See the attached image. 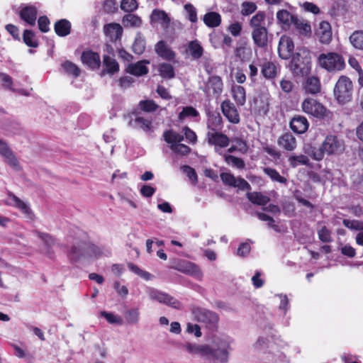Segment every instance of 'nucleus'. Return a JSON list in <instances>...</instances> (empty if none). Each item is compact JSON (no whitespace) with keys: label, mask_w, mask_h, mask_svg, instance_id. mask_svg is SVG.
Here are the masks:
<instances>
[{"label":"nucleus","mask_w":363,"mask_h":363,"mask_svg":"<svg viewBox=\"0 0 363 363\" xmlns=\"http://www.w3.org/2000/svg\"><path fill=\"white\" fill-rule=\"evenodd\" d=\"M0 155L5 158V161L16 170L20 169L18 162L13 152L9 149L8 145L0 139Z\"/></svg>","instance_id":"412c9836"},{"label":"nucleus","mask_w":363,"mask_h":363,"mask_svg":"<svg viewBox=\"0 0 363 363\" xmlns=\"http://www.w3.org/2000/svg\"><path fill=\"white\" fill-rule=\"evenodd\" d=\"M68 258L72 263L87 259L86 241L78 240L74 242L68 251Z\"/></svg>","instance_id":"1a4fd4ad"},{"label":"nucleus","mask_w":363,"mask_h":363,"mask_svg":"<svg viewBox=\"0 0 363 363\" xmlns=\"http://www.w3.org/2000/svg\"><path fill=\"white\" fill-rule=\"evenodd\" d=\"M101 315L104 317L109 323L118 325H122L123 323V320L121 316L112 313L101 311Z\"/></svg>","instance_id":"052dcab7"},{"label":"nucleus","mask_w":363,"mask_h":363,"mask_svg":"<svg viewBox=\"0 0 363 363\" xmlns=\"http://www.w3.org/2000/svg\"><path fill=\"white\" fill-rule=\"evenodd\" d=\"M83 64L89 67L90 69H94L99 67L100 56L98 53L87 50L83 52L82 57Z\"/></svg>","instance_id":"5701e85b"},{"label":"nucleus","mask_w":363,"mask_h":363,"mask_svg":"<svg viewBox=\"0 0 363 363\" xmlns=\"http://www.w3.org/2000/svg\"><path fill=\"white\" fill-rule=\"evenodd\" d=\"M163 136L164 140L169 144L170 146L181 143L184 140L182 135L172 130L165 131Z\"/></svg>","instance_id":"79ce46f5"},{"label":"nucleus","mask_w":363,"mask_h":363,"mask_svg":"<svg viewBox=\"0 0 363 363\" xmlns=\"http://www.w3.org/2000/svg\"><path fill=\"white\" fill-rule=\"evenodd\" d=\"M20 17L27 24L34 26L37 18V9L33 6H26L20 11Z\"/></svg>","instance_id":"cd10ccee"},{"label":"nucleus","mask_w":363,"mask_h":363,"mask_svg":"<svg viewBox=\"0 0 363 363\" xmlns=\"http://www.w3.org/2000/svg\"><path fill=\"white\" fill-rule=\"evenodd\" d=\"M279 147L287 151H293L296 147V138L290 133L281 135L277 141Z\"/></svg>","instance_id":"393cba45"},{"label":"nucleus","mask_w":363,"mask_h":363,"mask_svg":"<svg viewBox=\"0 0 363 363\" xmlns=\"http://www.w3.org/2000/svg\"><path fill=\"white\" fill-rule=\"evenodd\" d=\"M7 205L12 206L21 211L27 217L31 218L33 216V211L29 205L25 201L20 199L11 192L8 194V199L6 201Z\"/></svg>","instance_id":"2eb2a0df"},{"label":"nucleus","mask_w":363,"mask_h":363,"mask_svg":"<svg viewBox=\"0 0 363 363\" xmlns=\"http://www.w3.org/2000/svg\"><path fill=\"white\" fill-rule=\"evenodd\" d=\"M257 9L255 3L252 1H244L241 4V14L242 16H250Z\"/></svg>","instance_id":"4d7b16f0"},{"label":"nucleus","mask_w":363,"mask_h":363,"mask_svg":"<svg viewBox=\"0 0 363 363\" xmlns=\"http://www.w3.org/2000/svg\"><path fill=\"white\" fill-rule=\"evenodd\" d=\"M199 112L191 106H186L183 108L182 112L179 114V119L183 120L186 117H196Z\"/></svg>","instance_id":"0e129e2a"},{"label":"nucleus","mask_w":363,"mask_h":363,"mask_svg":"<svg viewBox=\"0 0 363 363\" xmlns=\"http://www.w3.org/2000/svg\"><path fill=\"white\" fill-rule=\"evenodd\" d=\"M351 44L357 49L363 50V30H356L350 37Z\"/></svg>","instance_id":"de8ad7c7"},{"label":"nucleus","mask_w":363,"mask_h":363,"mask_svg":"<svg viewBox=\"0 0 363 363\" xmlns=\"http://www.w3.org/2000/svg\"><path fill=\"white\" fill-rule=\"evenodd\" d=\"M206 140L208 143L214 146L215 151L220 154V150L221 148L226 147L230 144L229 138L224 133L220 131L216 132H207Z\"/></svg>","instance_id":"9b49d317"},{"label":"nucleus","mask_w":363,"mask_h":363,"mask_svg":"<svg viewBox=\"0 0 363 363\" xmlns=\"http://www.w3.org/2000/svg\"><path fill=\"white\" fill-rule=\"evenodd\" d=\"M155 51L160 57L167 60H171L175 57L174 52L162 40L157 43Z\"/></svg>","instance_id":"2f4dec72"},{"label":"nucleus","mask_w":363,"mask_h":363,"mask_svg":"<svg viewBox=\"0 0 363 363\" xmlns=\"http://www.w3.org/2000/svg\"><path fill=\"white\" fill-rule=\"evenodd\" d=\"M233 340L228 336L215 337L210 345L209 357L218 363H228Z\"/></svg>","instance_id":"f257e3e1"},{"label":"nucleus","mask_w":363,"mask_h":363,"mask_svg":"<svg viewBox=\"0 0 363 363\" xmlns=\"http://www.w3.org/2000/svg\"><path fill=\"white\" fill-rule=\"evenodd\" d=\"M146 64H149V61L143 60L135 64H130L127 67V72L138 77L146 74L148 72Z\"/></svg>","instance_id":"c756f323"},{"label":"nucleus","mask_w":363,"mask_h":363,"mask_svg":"<svg viewBox=\"0 0 363 363\" xmlns=\"http://www.w3.org/2000/svg\"><path fill=\"white\" fill-rule=\"evenodd\" d=\"M104 65L106 67V72L111 74H113L119 69V65L116 60L108 55L104 56Z\"/></svg>","instance_id":"a18cd8bd"},{"label":"nucleus","mask_w":363,"mask_h":363,"mask_svg":"<svg viewBox=\"0 0 363 363\" xmlns=\"http://www.w3.org/2000/svg\"><path fill=\"white\" fill-rule=\"evenodd\" d=\"M276 17L279 23L289 28L291 26L296 16L291 14L287 10L281 9L277 11Z\"/></svg>","instance_id":"72a5a7b5"},{"label":"nucleus","mask_w":363,"mask_h":363,"mask_svg":"<svg viewBox=\"0 0 363 363\" xmlns=\"http://www.w3.org/2000/svg\"><path fill=\"white\" fill-rule=\"evenodd\" d=\"M62 67L67 74H72L74 77H77L80 74V69L72 62L66 61L62 65Z\"/></svg>","instance_id":"603ef678"},{"label":"nucleus","mask_w":363,"mask_h":363,"mask_svg":"<svg viewBox=\"0 0 363 363\" xmlns=\"http://www.w3.org/2000/svg\"><path fill=\"white\" fill-rule=\"evenodd\" d=\"M124 316L127 323L137 324L140 320V311L138 308L127 310L124 313Z\"/></svg>","instance_id":"49530a36"},{"label":"nucleus","mask_w":363,"mask_h":363,"mask_svg":"<svg viewBox=\"0 0 363 363\" xmlns=\"http://www.w3.org/2000/svg\"><path fill=\"white\" fill-rule=\"evenodd\" d=\"M56 34L60 37L68 35L71 32V23L67 19H61L55 23Z\"/></svg>","instance_id":"f704fd0d"},{"label":"nucleus","mask_w":363,"mask_h":363,"mask_svg":"<svg viewBox=\"0 0 363 363\" xmlns=\"http://www.w3.org/2000/svg\"><path fill=\"white\" fill-rule=\"evenodd\" d=\"M182 347L190 354L199 355L201 357H209L211 350L208 345H198L188 342L184 344Z\"/></svg>","instance_id":"f3484780"},{"label":"nucleus","mask_w":363,"mask_h":363,"mask_svg":"<svg viewBox=\"0 0 363 363\" xmlns=\"http://www.w3.org/2000/svg\"><path fill=\"white\" fill-rule=\"evenodd\" d=\"M252 38L255 45L259 48H264L268 43V31L267 28L252 30Z\"/></svg>","instance_id":"4be33fe9"},{"label":"nucleus","mask_w":363,"mask_h":363,"mask_svg":"<svg viewBox=\"0 0 363 363\" xmlns=\"http://www.w3.org/2000/svg\"><path fill=\"white\" fill-rule=\"evenodd\" d=\"M220 179L225 184L230 186L238 187L241 190H247L250 188V185L244 179H237L229 172L220 174Z\"/></svg>","instance_id":"dca6fc26"},{"label":"nucleus","mask_w":363,"mask_h":363,"mask_svg":"<svg viewBox=\"0 0 363 363\" xmlns=\"http://www.w3.org/2000/svg\"><path fill=\"white\" fill-rule=\"evenodd\" d=\"M104 31L110 40L113 42L121 38L123 28L120 24L112 23L105 25Z\"/></svg>","instance_id":"a878e982"},{"label":"nucleus","mask_w":363,"mask_h":363,"mask_svg":"<svg viewBox=\"0 0 363 363\" xmlns=\"http://www.w3.org/2000/svg\"><path fill=\"white\" fill-rule=\"evenodd\" d=\"M23 38L24 43L30 48H36L38 45L35 34L32 30H25Z\"/></svg>","instance_id":"5fc2aeb1"},{"label":"nucleus","mask_w":363,"mask_h":363,"mask_svg":"<svg viewBox=\"0 0 363 363\" xmlns=\"http://www.w3.org/2000/svg\"><path fill=\"white\" fill-rule=\"evenodd\" d=\"M87 258H99L104 254L103 250L90 242H86Z\"/></svg>","instance_id":"6e6d98bb"},{"label":"nucleus","mask_w":363,"mask_h":363,"mask_svg":"<svg viewBox=\"0 0 363 363\" xmlns=\"http://www.w3.org/2000/svg\"><path fill=\"white\" fill-rule=\"evenodd\" d=\"M303 111L316 118H323L325 115L326 108L322 104L313 98H307L301 105Z\"/></svg>","instance_id":"6e6552de"},{"label":"nucleus","mask_w":363,"mask_h":363,"mask_svg":"<svg viewBox=\"0 0 363 363\" xmlns=\"http://www.w3.org/2000/svg\"><path fill=\"white\" fill-rule=\"evenodd\" d=\"M171 23V18L164 10L155 9L150 16V23L153 27L160 26L163 30L169 28Z\"/></svg>","instance_id":"9d476101"},{"label":"nucleus","mask_w":363,"mask_h":363,"mask_svg":"<svg viewBox=\"0 0 363 363\" xmlns=\"http://www.w3.org/2000/svg\"><path fill=\"white\" fill-rule=\"evenodd\" d=\"M247 197L252 203L259 206H264L270 201L269 197L259 192L247 193Z\"/></svg>","instance_id":"a19ab883"},{"label":"nucleus","mask_w":363,"mask_h":363,"mask_svg":"<svg viewBox=\"0 0 363 363\" xmlns=\"http://www.w3.org/2000/svg\"><path fill=\"white\" fill-rule=\"evenodd\" d=\"M203 22L210 28H215L220 26L221 23L220 15L214 11L208 12L203 16Z\"/></svg>","instance_id":"c9c22d12"},{"label":"nucleus","mask_w":363,"mask_h":363,"mask_svg":"<svg viewBox=\"0 0 363 363\" xmlns=\"http://www.w3.org/2000/svg\"><path fill=\"white\" fill-rule=\"evenodd\" d=\"M223 84L218 76H211L206 84L205 91L207 95H213L218 97L223 91Z\"/></svg>","instance_id":"a211bd4d"},{"label":"nucleus","mask_w":363,"mask_h":363,"mask_svg":"<svg viewBox=\"0 0 363 363\" xmlns=\"http://www.w3.org/2000/svg\"><path fill=\"white\" fill-rule=\"evenodd\" d=\"M294 45L291 38L283 35L280 38L278 52L281 59L288 60L294 53Z\"/></svg>","instance_id":"4468645a"},{"label":"nucleus","mask_w":363,"mask_h":363,"mask_svg":"<svg viewBox=\"0 0 363 363\" xmlns=\"http://www.w3.org/2000/svg\"><path fill=\"white\" fill-rule=\"evenodd\" d=\"M183 172L186 174L189 180L191 182L192 184H195L197 182V174L192 167L188 166V165H184L182 167Z\"/></svg>","instance_id":"774afa93"},{"label":"nucleus","mask_w":363,"mask_h":363,"mask_svg":"<svg viewBox=\"0 0 363 363\" xmlns=\"http://www.w3.org/2000/svg\"><path fill=\"white\" fill-rule=\"evenodd\" d=\"M145 49V41L144 38L138 34L133 44V51L137 55H141Z\"/></svg>","instance_id":"8fccbe9b"},{"label":"nucleus","mask_w":363,"mask_h":363,"mask_svg":"<svg viewBox=\"0 0 363 363\" xmlns=\"http://www.w3.org/2000/svg\"><path fill=\"white\" fill-rule=\"evenodd\" d=\"M318 62L321 68L331 73L340 72L345 67L342 57L335 52L321 53L318 57Z\"/></svg>","instance_id":"7ed1b4c3"},{"label":"nucleus","mask_w":363,"mask_h":363,"mask_svg":"<svg viewBox=\"0 0 363 363\" xmlns=\"http://www.w3.org/2000/svg\"><path fill=\"white\" fill-rule=\"evenodd\" d=\"M353 92V84L351 79L342 75L335 84L333 94L339 104H345L352 99Z\"/></svg>","instance_id":"f03ea898"},{"label":"nucleus","mask_w":363,"mask_h":363,"mask_svg":"<svg viewBox=\"0 0 363 363\" xmlns=\"http://www.w3.org/2000/svg\"><path fill=\"white\" fill-rule=\"evenodd\" d=\"M160 75L164 79H172L174 77V70L172 65L169 63H161L158 65Z\"/></svg>","instance_id":"37998d69"},{"label":"nucleus","mask_w":363,"mask_h":363,"mask_svg":"<svg viewBox=\"0 0 363 363\" xmlns=\"http://www.w3.org/2000/svg\"><path fill=\"white\" fill-rule=\"evenodd\" d=\"M259 66L261 67V74L268 79L276 78L280 72V66L274 62L264 60Z\"/></svg>","instance_id":"6ab92c4d"},{"label":"nucleus","mask_w":363,"mask_h":363,"mask_svg":"<svg viewBox=\"0 0 363 363\" xmlns=\"http://www.w3.org/2000/svg\"><path fill=\"white\" fill-rule=\"evenodd\" d=\"M320 82L317 77L311 76L306 79L304 83V89L306 92L315 94L320 91Z\"/></svg>","instance_id":"473e14b6"},{"label":"nucleus","mask_w":363,"mask_h":363,"mask_svg":"<svg viewBox=\"0 0 363 363\" xmlns=\"http://www.w3.org/2000/svg\"><path fill=\"white\" fill-rule=\"evenodd\" d=\"M321 145L328 155H340L345 150L344 140L335 135L326 136Z\"/></svg>","instance_id":"39448f33"},{"label":"nucleus","mask_w":363,"mask_h":363,"mask_svg":"<svg viewBox=\"0 0 363 363\" xmlns=\"http://www.w3.org/2000/svg\"><path fill=\"white\" fill-rule=\"evenodd\" d=\"M318 235L319 240L325 243H329L333 241L332 232L325 225L322 226L318 230Z\"/></svg>","instance_id":"3c124183"},{"label":"nucleus","mask_w":363,"mask_h":363,"mask_svg":"<svg viewBox=\"0 0 363 363\" xmlns=\"http://www.w3.org/2000/svg\"><path fill=\"white\" fill-rule=\"evenodd\" d=\"M192 313L197 321L205 324L209 328H214L219 320L215 312L202 308H193Z\"/></svg>","instance_id":"423d86ee"},{"label":"nucleus","mask_w":363,"mask_h":363,"mask_svg":"<svg viewBox=\"0 0 363 363\" xmlns=\"http://www.w3.org/2000/svg\"><path fill=\"white\" fill-rule=\"evenodd\" d=\"M291 26L294 27L300 35L310 36L311 34V25L303 18H298L296 16Z\"/></svg>","instance_id":"7c9ffc66"},{"label":"nucleus","mask_w":363,"mask_h":363,"mask_svg":"<svg viewBox=\"0 0 363 363\" xmlns=\"http://www.w3.org/2000/svg\"><path fill=\"white\" fill-rule=\"evenodd\" d=\"M222 128L223 119L219 113H212L208 116L207 120L208 132L220 131Z\"/></svg>","instance_id":"c85d7f7f"},{"label":"nucleus","mask_w":363,"mask_h":363,"mask_svg":"<svg viewBox=\"0 0 363 363\" xmlns=\"http://www.w3.org/2000/svg\"><path fill=\"white\" fill-rule=\"evenodd\" d=\"M173 268L182 273L195 277L198 279L202 277L200 268L194 263L186 260L179 261Z\"/></svg>","instance_id":"ddd939ff"},{"label":"nucleus","mask_w":363,"mask_h":363,"mask_svg":"<svg viewBox=\"0 0 363 363\" xmlns=\"http://www.w3.org/2000/svg\"><path fill=\"white\" fill-rule=\"evenodd\" d=\"M224 159L226 163L231 164L238 169H242L245 167L243 160L230 155H225Z\"/></svg>","instance_id":"bf43d9fd"},{"label":"nucleus","mask_w":363,"mask_h":363,"mask_svg":"<svg viewBox=\"0 0 363 363\" xmlns=\"http://www.w3.org/2000/svg\"><path fill=\"white\" fill-rule=\"evenodd\" d=\"M147 294L150 298L153 301H158L160 303L167 305L176 309L181 308L182 305L180 302L166 293L150 288L147 290Z\"/></svg>","instance_id":"0eeeda50"},{"label":"nucleus","mask_w":363,"mask_h":363,"mask_svg":"<svg viewBox=\"0 0 363 363\" xmlns=\"http://www.w3.org/2000/svg\"><path fill=\"white\" fill-rule=\"evenodd\" d=\"M291 57V69L296 74L306 75L310 72L311 57L308 50L303 49Z\"/></svg>","instance_id":"20e7f679"},{"label":"nucleus","mask_w":363,"mask_h":363,"mask_svg":"<svg viewBox=\"0 0 363 363\" xmlns=\"http://www.w3.org/2000/svg\"><path fill=\"white\" fill-rule=\"evenodd\" d=\"M289 162L292 167H296L298 165H308L309 159L303 155H292L289 157Z\"/></svg>","instance_id":"09e8293b"},{"label":"nucleus","mask_w":363,"mask_h":363,"mask_svg":"<svg viewBox=\"0 0 363 363\" xmlns=\"http://www.w3.org/2000/svg\"><path fill=\"white\" fill-rule=\"evenodd\" d=\"M122 22L125 27H140L142 24L141 18L132 13L125 15Z\"/></svg>","instance_id":"c03bdc74"},{"label":"nucleus","mask_w":363,"mask_h":363,"mask_svg":"<svg viewBox=\"0 0 363 363\" xmlns=\"http://www.w3.org/2000/svg\"><path fill=\"white\" fill-rule=\"evenodd\" d=\"M128 269L133 272V273L138 274L140 277L149 280L150 279L151 274L149 272L143 271L138 266L135 265L133 263H129L128 264Z\"/></svg>","instance_id":"338daca9"},{"label":"nucleus","mask_w":363,"mask_h":363,"mask_svg":"<svg viewBox=\"0 0 363 363\" xmlns=\"http://www.w3.org/2000/svg\"><path fill=\"white\" fill-rule=\"evenodd\" d=\"M34 233L44 242L47 247L46 253L50 256L51 254V248L55 245V238L48 233L38 230H35Z\"/></svg>","instance_id":"ea45409f"},{"label":"nucleus","mask_w":363,"mask_h":363,"mask_svg":"<svg viewBox=\"0 0 363 363\" xmlns=\"http://www.w3.org/2000/svg\"><path fill=\"white\" fill-rule=\"evenodd\" d=\"M266 18V13L263 11H259L250 20L249 25L252 30L266 28L263 26Z\"/></svg>","instance_id":"58836bf2"},{"label":"nucleus","mask_w":363,"mask_h":363,"mask_svg":"<svg viewBox=\"0 0 363 363\" xmlns=\"http://www.w3.org/2000/svg\"><path fill=\"white\" fill-rule=\"evenodd\" d=\"M128 124L133 128L142 129L145 132H150L152 130V121L139 113L130 114Z\"/></svg>","instance_id":"f8f14e48"},{"label":"nucleus","mask_w":363,"mask_h":363,"mask_svg":"<svg viewBox=\"0 0 363 363\" xmlns=\"http://www.w3.org/2000/svg\"><path fill=\"white\" fill-rule=\"evenodd\" d=\"M221 110L223 115L228 119L230 123H238L240 122V116L235 105L230 101H224L221 104Z\"/></svg>","instance_id":"aec40b11"},{"label":"nucleus","mask_w":363,"mask_h":363,"mask_svg":"<svg viewBox=\"0 0 363 363\" xmlns=\"http://www.w3.org/2000/svg\"><path fill=\"white\" fill-rule=\"evenodd\" d=\"M264 172L269 177L272 181L277 182L281 184H285L287 181L286 178L281 176L274 169L267 167L264 169Z\"/></svg>","instance_id":"864d4df0"},{"label":"nucleus","mask_w":363,"mask_h":363,"mask_svg":"<svg viewBox=\"0 0 363 363\" xmlns=\"http://www.w3.org/2000/svg\"><path fill=\"white\" fill-rule=\"evenodd\" d=\"M308 120L302 116H294L290 122L292 130L298 134L305 133L308 130Z\"/></svg>","instance_id":"bb28decb"},{"label":"nucleus","mask_w":363,"mask_h":363,"mask_svg":"<svg viewBox=\"0 0 363 363\" xmlns=\"http://www.w3.org/2000/svg\"><path fill=\"white\" fill-rule=\"evenodd\" d=\"M342 223L346 228L352 230H363V221L344 219Z\"/></svg>","instance_id":"13d9d810"},{"label":"nucleus","mask_w":363,"mask_h":363,"mask_svg":"<svg viewBox=\"0 0 363 363\" xmlns=\"http://www.w3.org/2000/svg\"><path fill=\"white\" fill-rule=\"evenodd\" d=\"M141 110L145 112H152L157 109L158 105L152 100L141 101L139 103Z\"/></svg>","instance_id":"680f3d73"},{"label":"nucleus","mask_w":363,"mask_h":363,"mask_svg":"<svg viewBox=\"0 0 363 363\" xmlns=\"http://www.w3.org/2000/svg\"><path fill=\"white\" fill-rule=\"evenodd\" d=\"M320 42L323 44H328L332 39V31L330 24L327 21H322L316 32Z\"/></svg>","instance_id":"b1692460"},{"label":"nucleus","mask_w":363,"mask_h":363,"mask_svg":"<svg viewBox=\"0 0 363 363\" xmlns=\"http://www.w3.org/2000/svg\"><path fill=\"white\" fill-rule=\"evenodd\" d=\"M188 51L194 60L200 59L203 53V49L198 40H192L188 44Z\"/></svg>","instance_id":"e433bc0d"},{"label":"nucleus","mask_w":363,"mask_h":363,"mask_svg":"<svg viewBox=\"0 0 363 363\" xmlns=\"http://www.w3.org/2000/svg\"><path fill=\"white\" fill-rule=\"evenodd\" d=\"M171 150L176 154L186 155L190 152V148L181 143L171 145Z\"/></svg>","instance_id":"69168bd1"},{"label":"nucleus","mask_w":363,"mask_h":363,"mask_svg":"<svg viewBox=\"0 0 363 363\" xmlns=\"http://www.w3.org/2000/svg\"><path fill=\"white\" fill-rule=\"evenodd\" d=\"M138 6L136 0H123L121 4V8L125 12H133Z\"/></svg>","instance_id":"e2e57ef3"},{"label":"nucleus","mask_w":363,"mask_h":363,"mask_svg":"<svg viewBox=\"0 0 363 363\" xmlns=\"http://www.w3.org/2000/svg\"><path fill=\"white\" fill-rule=\"evenodd\" d=\"M233 97L238 105L242 106L246 101L245 89L240 85H234L232 86Z\"/></svg>","instance_id":"4c0bfd02"}]
</instances>
